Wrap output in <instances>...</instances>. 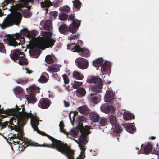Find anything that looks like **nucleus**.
Wrapping results in <instances>:
<instances>
[{
	"instance_id": "20",
	"label": "nucleus",
	"mask_w": 159,
	"mask_h": 159,
	"mask_svg": "<svg viewBox=\"0 0 159 159\" xmlns=\"http://www.w3.org/2000/svg\"><path fill=\"white\" fill-rule=\"evenodd\" d=\"M36 93H30L29 95L25 96L27 100L30 103L34 104L36 102L37 99L35 97Z\"/></svg>"
},
{
	"instance_id": "39",
	"label": "nucleus",
	"mask_w": 159,
	"mask_h": 159,
	"mask_svg": "<svg viewBox=\"0 0 159 159\" xmlns=\"http://www.w3.org/2000/svg\"><path fill=\"white\" fill-rule=\"evenodd\" d=\"M113 128H114V132L117 133H120L121 132L123 129L122 127L119 125L118 123L115 125H113Z\"/></svg>"
},
{
	"instance_id": "56",
	"label": "nucleus",
	"mask_w": 159,
	"mask_h": 159,
	"mask_svg": "<svg viewBox=\"0 0 159 159\" xmlns=\"http://www.w3.org/2000/svg\"><path fill=\"white\" fill-rule=\"evenodd\" d=\"M80 36V35L79 34H77L76 35H74L73 36H71L69 37V39H70V40L75 39L76 38H78Z\"/></svg>"
},
{
	"instance_id": "21",
	"label": "nucleus",
	"mask_w": 159,
	"mask_h": 159,
	"mask_svg": "<svg viewBox=\"0 0 159 159\" xmlns=\"http://www.w3.org/2000/svg\"><path fill=\"white\" fill-rule=\"evenodd\" d=\"M101 70L103 73H105L107 72L110 69L111 67V64L108 62L105 61L103 64H102Z\"/></svg>"
},
{
	"instance_id": "2",
	"label": "nucleus",
	"mask_w": 159,
	"mask_h": 159,
	"mask_svg": "<svg viewBox=\"0 0 159 159\" xmlns=\"http://www.w3.org/2000/svg\"><path fill=\"white\" fill-rule=\"evenodd\" d=\"M41 121H42V120H39V117L37 118L36 120L33 121L31 124L32 127L34 129V130L37 131L40 134L47 137L52 141V143L51 145H46L43 144L40 146L41 147H47L50 148L54 149H56V150L59 151L66 143H63L61 141L57 140L54 138L47 134L45 133L43 131H41L39 130L37 126L39 124V122Z\"/></svg>"
},
{
	"instance_id": "10",
	"label": "nucleus",
	"mask_w": 159,
	"mask_h": 159,
	"mask_svg": "<svg viewBox=\"0 0 159 159\" xmlns=\"http://www.w3.org/2000/svg\"><path fill=\"white\" fill-rule=\"evenodd\" d=\"M7 117V115H1L0 116V129L5 128L7 125L9 128L11 129V130H13L14 127H16V125H14V122H16V120L12 118L9 119V121H5L3 123L1 122L2 121L1 119ZM0 134L2 135L0 133Z\"/></svg>"
},
{
	"instance_id": "29",
	"label": "nucleus",
	"mask_w": 159,
	"mask_h": 159,
	"mask_svg": "<svg viewBox=\"0 0 159 159\" xmlns=\"http://www.w3.org/2000/svg\"><path fill=\"white\" fill-rule=\"evenodd\" d=\"M43 28L44 30L50 31L52 28V20H46L45 23Z\"/></svg>"
},
{
	"instance_id": "64",
	"label": "nucleus",
	"mask_w": 159,
	"mask_h": 159,
	"mask_svg": "<svg viewBox=\"0 0 159 159\" xmlns=\"http://www.w3.org/2000/svg\"><path fill=\"white\" fill-rule=\"evenodd\" d=\"M5 34L3 32H2L0 33V37H5Z\"/></svg>"
},
{
	"instance_id": "45",
	"label": "nucleus",
	"mask_w": 159,
	"mask_h": 159,
	"mask_svg": "<svg viewBox=\"0 0 159 159\" xmlns=\"http://www.w3.org/2000/svg\"><path fill=\"white\" fill-rule=\"evenodd\" d=\"M16 110L15 111H16L15 112V110H12V111H13V114H11V115H13L14 114H15V116L13 117L15 119H16V114H18L19 112H20V110L21 109L22 107V106H21L20 107H19L17 105L16 106ZM12 110V109H11Z\"/></svg>"
},
{
	"instance_id": "24",
	"label": "nucleus",
	"mask_w": 159,
	"mask_h": 159,
	"mask_svg": "<svg viewBox=\"0 0 159 159\" xmlns=\"http://www.w3.org/2000/svg\"><path fill=\"white\" fill-rule=\"evenodd\" d=\"M108 120L111 124L112 125V127H113V125H115L117 123V120L116 115L115 114H112L110 115L109 117Z\"/></svg>"
},
{
	"instance_id": "63",
	"label": "nucleus",
	"mask_w": 159,
	"mask_h": 159,
	"mask_svg": "<svg viewBox=\"0 0 159 159\" xmlns=\"http://www.w3.org/2000/svg\"><path fill=\"white\" fill-rule=\"evenodd\" d=\"M64 86H65L66 87L65 88V89H66L67 90L68 92H69L70 91V86H65V85H64Z\"/></svg>"
},
{
	"instance_id": "57",
	"label": "nucleus",
	"mask_w": 159,
	"mask_h": 159,
	"mask_svg": "<svg viewBox=\"0 0 159 159\" xmlns=\"http://www.w3.org/2000/svg\"><path fill=\"white\" fill-rule=\"evenodd\" d=\"M75 16L74 14H71L69 15L68 20H78L75 19Z\"/></svg>"
},
{
	"instance_id": "54",
	"label": "nucleus",
	"mask_w": 159,
	"mask_h": 159,
	"mask_svg": "<svg viewBox=\"0 0 159 159\" xmlns=\"http://www.w3.org/2000/svg\"><path fill=\"white\" fill-rule=\"evenodd\" d=\"M6 50L5 49L3 43H0V52L3 53H6Z\"/></svg>"
},
{
	"instance_id": "36",
	"label": "nucleus",
	"mask_w": 159,
	"mask_h": 159,
	"mask_svg": "<svg viewBox=\"0 0 159 159\" xmlns=\"http://www.w3.org/2000/svg\"><path fill=\"white\" fill-rule=\"evenodd\" d=\"M12 137V136H11L10 137H9L7 139V140L9 143L10 144L11 146V148L13 149L12 146L13 145H12V144L15 145H16V143L17 144H21V143H20L21 142L20 141H14L13 140V139H14L11 138Z\"/></svg>"
},
{
	"instance_id": "16",
	"label": "nucleus",
	"mask_w": 159,
	"mask_h": 159,
	"mask_svg": "<svg viewBox=\"0 0 159 159\" xmlns=\"http://www.w3.org/2000/svg\"><path fill=\"white\" fill-rule=\"evenodd\" d=\"M40 50L39 48L37 45L32 46L30 50V54L31 56L37 57V55L40 53Z\"/></svg>"
},
{
	"instance_id": "32",
	"label": "nucleus",
	"mask_w": 159,
	"mask_h": 159,
	"mask_svg": "<svg viewBox=\"0 0 159 159\" xmlns=\"http://www.w3.org/2000/svg\"><path fill=\"white\" fill-rule=\"evenodd\" d=\"M82 124H79V125H82ZM79 129L77 128H74L72 130H71L70 132V133L69 132H67L68 134L67 135H68L69 134H70L71 135H72L73 137H77V135L78 133L79 132Z\"/></svg>"
},
{
	"instance_id": "50",
	"label": "nucleus",
	"mask_w": 159,
	"mask_h": 159,
	"mask_svg": "<svg viewBox=\"0 0 159 159\" xmlns=\"http://www.w3.org/2000/svg\"><path fill=\"white\" fill-rule=\"evenodd\" d=\"M82 84V82H80L75 81H74L73 87L75 89L79 88L80 86Z\"/></svg>"
},
{
	"instance_id": "61",
	"label": "nucleus",
	"mask_w": 159,
	"mask_h": 159,
	"mask_svg": "<svg viewBox=\"0 0 159 159\" xmlns=\"http://www.w3.org/2000/svg\"><path fill=\"white\" fill-rule=\"evenodd\" d=\"M25 70L26 71V73L30 74L32 72V71L31 70H29L27 68H25Z\"/></svg>"
},
{
	"instance_id": "7",
	"label": "nucleus",
	"mask_w": 159,
	"mask_h": 159,
	"mask_svg": "<svg viewBox=\"0 0 159 159\" xmlns=\"http://www.w3.org/2000/svg\"><path fill=\"white\" fill-rule=\"evenodd\" d=\"M89 83H94V85L91 87L92 90L97 93H100L101 92V89L102 88L103 83L102 79L99 77L93 76L87 80Z\"/></svg>"
},
{
	"instance_id": "37",
	"label": "nucleus",
	"mask_w": 159,
	"mask_h": 159,
	"mask_svg": "<svg viewBox=\"0 0 159 159\" xmlns=\"http://www.w3.org/2000/svg\"><path fill=\"white\" fill-rule=\"evenodd\" d=\"M23 93V89L20 87H16L14 89V93L17 96L22 94Z\"/></svg>"
},
{
	"instance_id": "23",
	"label": "nucleus",
	"mask_w": 159,
	"mask_h": 159,
	"mask_svg": "<svg viewBox=\"0 0 159 159\" xmlns=\"http://www.w3.org/2000/svg\"><path fill=\"white\" fill-rule=\"evenodd\" d=\"M48 70L49 72H57L60 70V67L58 65L56 64H53L50 66H48Z\"/></svg>"
},
{
	"instance_id": "6",
	"label": "nucleus",
	"mask_w": 159,
	"mask_h": 159,
	"mask_svg": "<svg viewBox=\"0 0 159 159\" xmlns=\"http://www.w3.org/2000/svg\"><path fill=\"white\" fill-rule=\"evenodd\" d=\"M52 34L51 32H44L43 34V37H38L39 42L44 45L47 48H49L54 45L56 41L55 39L51 38Z\"/></svg>"
},
{
	"instance_id": "34",
	"label": "nucleus",
	"mask_w": 159,
	"mask_h": 159,
	"mask_svg": "<svg viewBox=\"0 0 159 159\" xmlns=\"http://www.w3.org/2000/svg\"><path fill=\"white\" fill-rule=\"evenodd\" d=\"M134 116L133 114L128 112H124L123 114V118L126 120L134 119Z\"/></svg>"
},
{
	"instance_id": "58",
	"label": "nucleus",
	"mask_w": 159,
	"mask_h": 159,
	"mask_svg": "<svg viewBox=\"0 0 159 159\" xmlns=\"http://www.w3.org/2000/svg\"><path fill=\"white\" fill-rule=\"evenodd\" d=\"M85 108L84 107H79V111L81 114H84L85 112Z\"/></svg>"
},
{
	"instance_id": "9",
	"label": "nucleus",
	"mask_w": 159,
	"mask_h": 159,
	"mask_svg": "<svg viewBox=\"0 0 159 159\" xmlns=\"http://www.w3.org/2000/svg\"><path fill=\"white\" fill-rule=\"evenodd\" d=\"M59 152L66 156L68 159H74V152L71 149L70 147L67 143H66ZM77 159H84V158L78 157Z\"/></svg>"
},
{
	"instance_id": "8",
	"label": "nucleus",
	"mask_w": 159,
	"mask_h": 159,
	"mask_svg": "<svg viewBox=\"0 0 159 159\" xmlns=\"http://www.w3.org/2000/svg\"><path fill=\"white\" fill-rule=\"evenodd\" d=\"M79 130L81 133V135L79 138V142L84 145H86L88 141L87 140V135L90 134V127L88 126H85V128L83 126V125H80Z\"/></svg>"
},
{
	"instance_id": "30",
	"label": "nucleus",
	"mask_w": 159,
	"mask_h": 159,
	"mask_svg": "<svg viewBox=\"0 0 159 159\" xmlns=\"http://www.w3.org/2000/svg\"><path fill=\"white\" fill-rule=\"evenodd\" d=\"M103 62V60L102 58H98L93 62V65L95 67L101 66Z\"/></svg>"
},
{
	"instance_id": "14",
	"label": "nucleus",
	"mask_w": 159,
	"mask_h": 159,
	"mask_svg": "<svg viewBox=\"0 0 159 159\" xmlns=\"http://www.w3.org/2000/svg\"><path fill=\"white\" fill-rule=\"evenodd\" d=\"M21 20H3L2 24L0 23V26L2 29L14 25H19Z\"/></svg>"
},
{
	"instance_id": "5",
	"label": "nucleus",
	"mask_w": 159,
	"mask_h": 159,
	"mask_svg": "<svg viewBox=\"0 0 159 159\" xmlns=\"http://www.w3.org/2000/svg\"><path fill=\"white\" fill-rule=\"evenodd\" d=\"M11 58L15 62H17L21 65H26L28 64L27 59L23 52L18 49H15L11 51L10 54Z\"/></svg>"
},
{
	"instance_id": "59",
	"label": "nucleus",
	"mask_w": 159,
	"mask_h": 159,
	"mask_svg": "<svg viewBox=\"0 0 159 159\" xmlns=\"http://www.w3.org/2000/svg\"><path fill=\"white\" fill-rule=\"evenodd\" d=\"M154 151L156 154L159 155V148H156V149L154 150Z\"/></svg>"
},
{
	"instance_id": "55",
	"label": "nucleus",
	"mask_w": 159,
	"mask_h": 159,
	"mask_svg": "<svg viewBox=\"0 0 159 159\" xmlns=\"http://www.w3.org/2000/svg\"><path fill=\"white\" fill-rule=\"evenodd\" d=\"M49 14L51 17L52 16L54 19H55L57 16L58 13L56 11H51L50 12Z\"/></svg>"
},
{
	"instance_id": "25",
	"label": "nucleus",
	"mask_w": 159,
	"mask_h": 159,
	"mask_svg": "<svg viewBox=\"0 0 159 159\" xmlns=\"http://www.w3.org/2000/svg\"><path fill=\"white\" fill-rule=\"evenodd\" d=\"M59 30L60 33L64 34L69 32L68 27L66 24L61 25L59 28Z\"/></svg>"
},
{
	"instance_id": "22",
	"label": "nucleus",
	"mask_w": 159,
	"mask_h": 159,
	"mask_svg": "<svg viewBox=\"0 0 159 159\" xmlns=\"http://www.w3.org/2000/svg\"><path fill=\"white\" fill-rule=\"evenodd\" d=\"M126 129L129 133L133 134L136 131V129L134 123H128L126 125Z\"/></svg>"
},
{
	"instance_id": "41",
	"label": "nucleus",
	"mask_w": 159,
	"mask_h": 159,
	"mask_svg": "<svg viewBox=\"0 0 159 159\" xmlns=\"http://www.w3.org/2000/svg\"><path fill=\"white\" fill-rule=\"evenodd\" d=\"M41 7L43 8L48 7L52 5L51 2L49 0H45L41 2Z\"/></svg>"
},
{
	"instance_id": "42",
	"label": "nucleus",
	"mask_w": 159,
	"mask_h": 159,
	"mask_svg": "<svg viewBox=\"0 0 159 159\" xmlns=\"http://www.w3.org/2000/svg\"><path fill=\"white\" fill-rule=\"evenodd\" d=\"M108 121V119L101 117L99 121L100 125L101 126H105Z\"/></svg>"
},
{
	"instance_id": "13",
	"label": "nucleus",
	"mask_w": 159,
	"mask_h": 159,
	"mask_svg": "<svg viewBox=\"0 0 159 159\" xmlns=\"http://www.w3.org/2000/svg\"><path fill=\"white\" fill-rule=\"evenodd\" d=\"M72 23L68 26L69 32L73 34L75 33L80 25L81 20H72Z\"/></svg>"
},
{
	"instance_id": "53",
	"label": "nucleus",
	"mask_w": 159,
	"mask_h": 159,
	"mask_svg": "<svg viewBox=\"0 0 159 159\" xmlns=\"http://www.w3.org/2000/svg\"><path fill=\"white\" fill-rule=\"evenodd\" d=\"M62 76L65 84H68L69 82V79L67 75L66 74H64L62 75Z\"/></svg>"
},
{
	"instance_id": "43",
	"label": "nucleus",
	"mask_w": 159,
	"mask_h": 159,
	"mask_svg": "<svg viewBox=\"0 0 159 159\" xmlns=\"http://www.w3.org/2000/svg\"><path fill=\"white\" fill-rule=\"evenodd\" d=\"M40 88L36 86L33 85L30 87V89L31 92L39 93L40 91Z\"/></svg>"
},
{
	"instance_id": "62",
	"label": "nucleus",
	"mask_w": 159,
	"mask_h": 159,
	"mask_svg": "<svg viewBox=\"0 0 159 159\" xmlns=\"http://www.w3.org/2000/svg\"><path fill=\"white\" fill-rule=\"evenodd\" d=\"M42 75H44L45 77H46L49 78V76L48 74L46 72H43L42 73Z\"/></svg>"
},
{
	"instance_id": "48",
	"label": "nucleus",
	"mask_w": 159,
	"mask_h": 159,
	"mask_svg": "<svg viewBox=\"0 0 159 159\" xmlns=\"http://www.w3.org/2000/svg\"><path fill=\"white\" fill-rule=\"evenodd\" d=\"M59 126L60 127V129L61 132L64 133L65 134H66L67 135L68 134L67 133V132H66L65 130L64 129V123L63 121H61L60 122L59 125Z\"/></svg>"
},
{
	"instance_id": "19",
	"label": "nucleus",
	"mask_w": 159,
	"mask_h": 159,
	"mask_svg": "<svg viewBox=\"0 0 159 159\" xmlns=\"http://www.w3.org/2000/svg\"><path fill=\"white\" fill-rule=\"evenodd\" d=\"M17 132V134H15L13 135V136L11 138V139H18L19 140H20L23 141V136L24 133L21 130L18 129H14Z\"/></svg>"
},
{
	"instance_id": "31",
	"label": "nucleus",
	"mask_w": 159,
	"mask_h": 159,
	"mask_svg": "<svg viewBox=\"0 0 159 159\" xmlns=\"http://www.w3.org/2000/svg\"><path fill=\"white\" fill-rule=\"evenodd\" d=\"M101 110L102 112L107 113L110 111V107L107 103H105L101 106Z\"/></svg>"
},
{
	"instance_id": "11",
	"label": "nucleus",
	"mask_w": 159,
	"mask_h": 159,
	"mask_svg": "<svg viewBox=\"0 0 159 159\" xmlns=\"http://www.w3.org/2000/svg\"><path fill=\"white\" fill-rule=\"evenodd\" d=\"M74 49L75 52L80 53V54L82 57L87 58L90 55L89 51L88 49L82 48L79 45L75 46Z\"/></svg>"
},
{
	"instance_id": "51",
	"label": "nucleus",
	"mask_w": 159,
	"mask_h": 159,
	"mask_svg": "<svg viewBox=\"0 0 159 159\" xmlns=\"http://www.w3.org/2000/svg\"><path fill=\"white\" fill-rule=\"evenodd\" d=\"M60 10L61 11L64 12V13H65L70 11V8L68 6H65L61 7Z\"/></svg>"
},
{
	"instance_id": "33",
	"label": "nucleus",
	"mask_w": 159,
	"mask_h": 159,
	"mask_svg": "<svg viewBox=\"0 0 159 159\" xmlns=\"http://www.w3.org/2000/svg\"><path fill=\"white\" fill-rule=\"evenodd\" d=\"M73 78L76 80H81L84 78L83 75L78 71H74L73 74Z\"/></svg>"
},
{
	"instance_id": "15",
	"label": "nucleus",
	"mask_w": 159,
	"mask_h": 159,
	"mask_svg": "<svg viewBox=\"0 0 159 159\" xmlns=\"http://www.w3.org/2000/svg\"><path fill=\"white\" fill-rule=\"evenodd\" d=\"M76 63L77 67L79 68L84 69L87 68L88 67V61L85 59L79 58L76 60Z\"/></svg>"
},
{
	"instance_id": "18",
	"label": "nucleus",
	"mask_w": 159,
	"mask_h": 159,
	"mask_svg": "<svg viewBox=\"0 0 159 159\" xmlns=\"http://www.w3.org/2000/svg\"><path fill=\"white\" fill-rule=\"evenodd\" d=\"M101 98V96L100 94L94 93L90 94L89 98L93 103L97 104L100 102Z\"/></svg>"
},
{
	"instance_id": "52",
	"label": "nucleus",
	"mask_w": 159,
	"mask_h": 159,
	"mask_svg": "<svg viewBox=\"0 0 159 159\" xmlns=\"http://www.w3.org/2000/svg\"><path fill=\"white\" fill-rule=\"evenodd\" d=\"M28 81V79L23 80L22 79L20 78L17 80L16 82L17 83L24 84L26 83Z\"/></svg>"
},
{
	"instance_id": "26",
	"label": "nucleus",
	"mask_w": 159,
	"mask_h": 159,
	"mask_svg": "<svg viewBox=\"0 0 159 159\" xmlns=\"http://www.w3.org/2000/svg\"><path fill=\"white\" fill-rule=\"evenodd\" d=\"M55 57L52 55H48L46 56L45 58L46 62L48 64H51L54 62L56 59Z\"/></svg>"
},
{
	"instance_id": "17",
	"label": "nucleus",
	"mask_w": 159,
	"mask_h": 159,
	"mask_svg": "<svg viewBox=\"0 0 159 159\" xmlns=\"http://www.w3.org/2000/svg\"><path fill=\"white\" fill-rule=\"evenodd\" d=\"M105 100L106 102H109L111 104H113L115 100L113 93L110 91H107L106 94L105 96Z\"/></svg>"
},
{
	"instance_id": "28",
	"label": "nucleus",
	"mask_w": 159,
	"mask_h": 159,
	"mask_svg": "<svg viewBox=\"0 0 159 159\" xmlns=\"http://www.w3.org/2000/svg\"><path fill=\"white\" fill-rule=\"evenodd\" d=\"M76 94L79 97L84 96L86 94V91L85 89L82 87H80L76 90Z\"/></svg>"
},
{
	"instance_id": "46",
	"label": "nucleus",
	"mask_w": 159,
	"mask_h": 159,
	"mask_svg": "<svg viewBox=\"0 0 159 159\" xmlns=\"http://www.w3.org/2000/svg\"><path fill=\"white\" fill-rule=\"evenodd\" d=\"M49 78L45 77L44 75H41L40 78L38 80V81L40 83H44L47 82Z\"/></svg>"
},
{
	"instance_id": "47",
	"label": "nucleus",
	"mask_w": 159,
	"mask_h": 159,
	"mask_svg": "<svg viewBox=\"0 0 159 159\" xmlns=\"http://www.w3.org/2000/svg\"><path fill=\"white\" fill-rule=\"evenodd\" d=\"M14 2V0H5L4 2L2 3L3 10H4L7 9V8L5 7V6L10 3L12 2L13 3Z\"/></svg>"
},
{
	"instance_id": "35",
	"label": "nucleus",
	"mask_w": 159,
	"mask_h": 159,
	"mask_svg": "<svg viewBox=\"0 0 159 159\" xmlns=\"http://www.w3.org/2000/svg\"><path fill=\"white\" fill-rule=\"evenodd\" d=\"M152 147L151 144L148 143L145 147L143 151L145 154H147L149 153L152 151Z\"/></svg>"
},
{
	"instance_id": "40",
	"label": "nucleus",
	"mask_w": 159,
	"mask_h": 159,
	"mask_svg": "<svg viewBox=\"0 0 159 159\" xmlns=\"http://www.w3.org/2000/svg\"><path fill=\"white\" fill-rule=\"evenodd\" d=\"M79 146H80V149L81 150V152L80 154L79 157L84 158L85 157L84 152L86 148H85V146L82 145L81 144H79Z\"/></svg>"
},
{
	"instance_id": "3",
	"label": "nucleus",
	"mask_w": 159,
	"mask_h": 159,
	"mask_svg": "<svg viewBox=\"0 0 159 159\" xmlns=\"http://www.w3.org/2000/svg\"><path fill=\"white\" fill-rule=\"evenodd\" d=\"M34 0H20V4L15 5H13L10 7L9 10L11 11V14H9L4 20H21L22 15L20 11H22V8L24 7H27L28 3L29 2H33Z\"/></svg>"
},
{
	"instance_id": "12",
	"label": "nucleus",
	"mask_w": 159,
	"mask_h": 159,
	"mask_svg": "<svg viewBox=\"0 0 159 159\" xmlns=\"http://www.w3.org/2000/svg\"><path fill=\"white\" fill-rule=\"evenodd\" d=\"M51 103V101L49 99L42 98L40 99L38 105L42 109H47L49 107Z\"/></svg>"
},
{
	"instance_id": "44",
	"label": "nucleus",
	"mask_w": 159,
	"mask_h": 159,
	"mask_svg": "<svg viewBox=\"0 0 159 159\" xmlns=\"http://www.w3.org/2000/svg\"><path fill=\"white\" fill-rule=\"evenodd\" d=\"M22 144H24L23 146L24 148V149L28 146H34V143L31 141H23L22 142Z\"/></svg>"
},
{
	"instance_id": "1",
	"label": "nucleus",
	"mask_w": 159,
	"mask_h": 159,
	"mask_svg": "<svg viewBox=\"0 0 159 159\" xmlns=\"http://www.w3.org/2000/svg\"><path fill=\"white\" fill-rule=\"evenodd\" d=\"M37 32L35 30L29 31L26 28L23 29L19 33H16L12 35H8L4 39L5 43L10 46H15L23 44L25 42L24 36H26L29 39L35 40L36 39V36Z\"/></svg>"
},
{
	"instance_id": "60",
	"label": "nucleus",
	"mask_w": 159,
	"mask_h": 159,
	"mask_svg": "<svg viewBox=\"0 0 159 159\" xmlns=\"http://www.w3.org/2000/svg\"><path fill=\"white\" fill-rule=\"evenodd\" d=\"M64 106L66 107H68L70 106V104L69 102L64 100Z\"/></svg>"
},
{
	"instance_id": "27",
	"label": "nucleus",
	"mask_w": 159,
	"mask_h": 159,
	"mask_svg": "<svg viewBox=\"0 0 159 159\" xmlns=\"http://www.w3.org/2000/svg\"><path fill=\"white\" fill-rule=\"evenodd\" d=\"M90 116L91 120L93 122H97L99 120L100 116L99 115L94 112H92L91 113Z\"/></svg>"
},
{
	"instance_id": "49",
	"label": "nucleus",
	"mask_w": 159,
	"mask_h": 159,
	"mask_svg": "<svg viewBox=\"0 0 159 159\" xmlns=\"http://www.w3.org/2000/svg\"><path fill=\"white\" fill-rule=\"evenodd\" d=\"M68 17V14L66 13H62L59 15V18L60 20H67Z\"/></svg>"
},
{
	"instance_id": "38",
	"label": "nucleus",
	"mask_w": 159,
	"mask_h": 159,
	"mask_svg": "<svg viewBox=\"0 0 159 159\" xmlns=\"http://www.w3.org/2000/svg\"><path fill=\"white\" fill-rule=\"evenodd\" d=\"M73 7L80 10L82 5V3L79 0H75L72 1Z\"/></svg>"
},
{
	"instance_id": "4",
	"label": "nucleus",
	"mask_w": 159,
	"mask_h": 159,
	"mask_svg": "<svg viewBox=\"0 0 159 159\" xmlns=\"http://www.w3.org/2000/svg\"><path fill=\"white\" fill-rule=\"evenodd\" d=\"M25 108L23 107L22 110L16 114V119L12 118L16 120V124L20 127L24 125L29 118L31 119V123L33 120H35L38 118L36 115H34L31 112L28 113L25 112ZM30 112H31V111Z\"/></svg>"
}]
</instances>
